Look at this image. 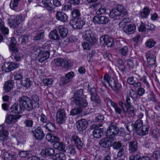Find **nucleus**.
Listing matches in <instances>:
<instances>
[{
    "instance_id": "obj_1",
    "label": "nucleus",
    "mask_w": 160,
    "mask_h": 160,
    "mask_svg": "<svg viewBox=\"0 0 160 160\" xmlns=\"http://www.w3.org/2000/svg\"><path fill=\"white\" fill-rule=\"evenodd\" d=\"M127 11L124 9L123 7L121 5H118L116 8L113 9L109 13V16L111 18L118 19L120 17L127 15Z\"/></svg>"
},
{
    "instance_id": "obj_2",
    "label": "nucleus",
    "mask_w": 160,
    "mask_h": 160,
    "mask_svg": "<svg viewBox=\"0 0 160 160\" xmlns=\"http://www.w3.org/2000/svg\"><path fill=\"white\" fill-rule=\"evenodd\" d=\"M19 102L24 110L25 109L28 111H30L33 109V102L30 98L27 97H22L19 98Z\"/></svg>"
},
{
    "instance_id": "obj_3",
    "label": "nucleus",
    "mask_w": 160,
    "mask_h": 160,
    "mask_svg": "<svg viewBox=\"0 0 160 160\" xmlns=\"http://www.w3.org/2000/svg\"><path fill=\"white\" fill-rule=\"evenodd\" d=\"M83 36L85 40L91 44L93 45L96 42L97 40L93 32L90 29L86 31Z\"/></svg>"
},
{
    "instance_id": "obj_4",
    "label": "nucleus",
    "mask_w": 160,
    "mask_h": 160,
    "mask_svg": "<svg viewBox=\"0 0 160 160\" xmlns=\"http://www.w3.org/2000/svg\"><path fill=\"white\" fill-rule=\"evenodd\" d=\"M119 131V129L118 127L115 125L111 124L107 129V136L113 137L117 135Z\"/></svg>"
},
{
    "instance_id": "obj_5",
    "label": "nucleus",
    "mask_w": 160,
    "mask_h": 160,
    "mask_svg": "<svg viewBox=\"0 0 160 160\" xmlns=\"http://www.w3.org/2000/svg\"><path fill=\"white\" fill-rule=\"evenodd\" d=\"M37 52H38V56L40 58L38 59V61L42 63L49 58L50 55V52L47 50H42L40 49H38Z\"/></svg>"
},
{
    "instance_id": "obj_6",
    "label": "nucleus",
    "mask_w": 160,
    "mask_h": 160,
    "mask_svg": "<svg viewBox=\"0 0 160 160\" xmlns=\"http://www.w3.org/2000/svg\"><path fill=\"white\" fill-rule=\"evenodd\" d=\"M73 98V102L76 106L79 108H85L88 106L87 100L81 97H76Z\"/></svg>"
},
{
    "instance_id": "obj_7",
    "label": "nucleus",
    "mask_w": 160,
    "mask_h": 160,
    "mask_svg": "<svg viewBox=\"0 0 160 160\" xmlns=\"http://www.w3.org/2000/svg\"><path fill=\"white\" fill-rule=\"evenodd\" d=\"M66 117V113L64 110L62 109H59L56 116V119L57 122L61 124H62L65 121Z\"/></svg>"
},
{
    "instance_id": "obj_8",
    "label": "nucleus",
    "mask_w": 160,
    "mask_h": 160,
    "mask_svg": "<svg viewBox=\"0 0 160 160\" xmlns=\"http://www.w3.org/2000/svg\"><path fill=\"white\" fill-rule=\"evenodd\" d=\"M100 42L101 44H105L108 47H111L113 45V40L112 38L107 35L100 37Z\"/></svg>"
},
{
    "instance_id": "obj_9",
    "label": "nucleus",
    "mask_w": 160,
    "mask_h": 160,
    "mask_svg": "<svg viewBox=\"0 0 160 160\" xmlns=\"http://www.w3.org/2000/svg\"><path fill=\"white\" fill-rule=\"evenodd\" d=\"M33 134L35 138L38 140H42L45 135L42 129L40 127H37L34 129Z\"/></svg>"
},
{
    "instance_id": "obj_10",
    "label": "nucleus",
    "mask_w": 160,
    "mask_h": 160,
    "mask_svg": "<svg viewBox=\"0 0 160 160\" xmlns=\"http://www.w3.org/2000/svg\"><path fill=\"white\" fill-rule=\"evenodd\" d=\"M93 21L95 23L98 24H105L109 21L108 17L104 16H95L94 17Z\"/></svg>"
},
{
    "instance_id": "obj_11",
    "label": "nucleus",
    "mask_w": 160,
    "mask_h": 160,
    "mask_svg": "<svg viewBox=\"0 0 160 160\" xmlns=\"http://www.w3.org/2000/svg\"><path fill=\"white\" fill-rule=\"evenodd\" d=\"M102 126V123L97 124L95 126V128L93 131V135L96 138H99L103 135V129L99 128V127Z\"/></svg>"
},
{
    "instance_id": "obj_12",
    "label": "nucleus",
    "mask_w": 160,
    "mask_h": 160,
    "mask_svg": "<svg viewBox=\"0 0 160 160\" xmlns=\"http://www.w3.org/2000/svg\"><path fill=\"white\" fill-rule=\"evenodd\" d=\"M70 23L73 28L78 29H81L85 24V22L81 19L78 18L75 22L71 21Z\"/></svg>"
},
{
    "instance_id": "obj_13",
    "label": "nucleus",
    "mask_w": 160,
    "mask_h": 160,
    "mask_svg": "<svg viewBox=\"0 0 160 160\" xmlns=\"http://www.w3.org/2000/svg\"><path fill=\"white\" fill-rule=\"evenodd\" d=\"M71 140L74 142V144L79 150H81L83 148V144L81 139L76 134H73L71 138Z\"/></svg>"
},
{
    "instance_id": "obj_14",
    "label": "nucleus",
    "mask_w": 160,
    "mask_h": 160,
    "mask_svg": "<svg viewBox=\"0 0 160 160\" xmlns=\"http://www.w3.org/2000/svg\"><path fill=\"white\" fill-rule=\"evenodd\" d=\"M78 130L82 131L86 129L88 126V122L84 119H82L78 121L76 123Z\"/></svg>"
},
{
    "instance_id": "obj_15",
    "label": "nucleus",
    "mask_w": 160,
    "mask_h": 160,
    "mask_svg": "<svg viewBox=\"0 0 160 160\" xmlns=\"http://www.w3.org/2000/svg\"><path fill=\"white\" fill-rule=\"evenodd\" d=\"M55 153L54 149L49 147L46 146L45 148L43 149L41 152V155L43 157L53 155Z\"/></svg>"
},
{
    "instance_id": "obj_16",
    "label": "nucleus",
    "mask_w": 160,
    "mask_h": 160,
    "mask_svg": "<svg viewBox=\"0 0 160 160\" xmlns=\"http://www.w3.org/2000/svg\"><path fill=\"white\" fill-rule=\"evenodd\" d=\"M128 150L129 152L133 153L136 152L138 149V142L136 140L128 142Z\"/></svg>"
},
{
    "instance_id": "obj_17",
    "label": "nucleus",
    "mask_w": 160,
    "mask_h": 160,
    "mask_svg": "<svg viewBox=\"0 0 160 160\" xmlns=\"http://www.w3.org/2000/svg\"><path fill=\"white\" fill-rule=\"evenodd\" d=\"M108 83L109 84V86L111 87L116 93H118V89L122 87L121 84L118 82H116L112 78V80L109 81Z\"/></svg>"
},
{
    "instance_id": "obj_18",
    "label": "nucleus",
    "mask_w": 160,
    "mask_h": 160,
    "mask_svg": "<svg viewBox=\"0 0 160 160\" xmlns=\"http://www.w3.org/2000/svg\"><path fill=\"white\" fill-rule=\"evenodd\" d=\"M108 104H110L113 107L115 111V112L118 114H120L122 112L121 109L118 107V105L116 103L113 102L111 99L107 98L106 100Z\"/></svg>"
},
{
    "instance_id": "obj_19",
    "label": "nucleus",
    "mask_w": 160,
    "mask_h": 160,
    "mask_svg": "<svg viewBox=\"0 0 160 160\" xmlns=\"http://www.w3.org/2000/svg\"><path fill=\"white\" fill-rule=\"evenodd\" d=\"M56 17L57 20L63 22H66L68 19L67 15L61 12H58L56 15Z\"/></svg>"
},
{
    "instance_id": "obj_20",
    "label": "nucleus",
    "mask_w": 160,
    "mask_h": 160,
    "mask_svg": "<svg viewBox=\"0 0 160 160\" xmlns=\"http://www.w3.org/2000/svg\"><path fill=\"white\" fill-rule=\"evenodd\" d=\"M14 85V81L12 80H9L5 83L3 89L6 92H8L13 88Z\"/></svg>"
},
{
    "instance_id": "obj_21",
    "label": "nucleus",
    "mask_w": 160,
    "mask_h": 160,
    "mask_svg": "<svg viewBox=\"0 0 160 160\" xmlns=\"http://www.w3.org/2000/svg\"><path fill=\"white\" fill-rule=\"evenodd\" d=\"M42 2L44 8H45L47 10L51 12L54 10V8L52 6V4L50 0H42Z\"/></svg>"
},
{
    "instance_id": "obj_22",
    "label": "nucleus",
    "mask_w": 160,
    "mask_h": 160,
    "mask_svg": "<svg viewBox=\"0 0 160 160\" xmlns=\"http://www.w3.org/2000/svg\"><path fill=\"white\" fill-rule=\"evenodd\" d=\"M110 140L109 137L104 138L100 141L99 143L102 147L108 148L111 146V142Z\"/></svg>"
},
{
    "instance_id": "obj_23",
    "label": "nucleus",
    "mask_w": 160,
    "mask_h": 160,
    "mask_svg": "<svg viewBox=\"0 0 160 160\" xmlns=\"http://www.w3.org/2000/svg\"><path fill=\"white\" fill-rule=\"evenodd\" d=\"M135 29V27L133 24L125 26L123 28V31L128 34L133 33Z\"/></svg>"
},
{
    "instance_id": "obj_24",
    "label": "nucleus",
    "mask_w": 160,
    "mask_h": 160,
    "mask_svg": "<svg viewBox=\"0 0 160 160\" xmlns=\"http://www.w3.org/2000/svg\"><path fill=\"white\" fill-rule=\"evenodd\" d=\"M92 91H91V100L97 104L98 106L101 105V101L99 97L96 93H92Z\"/></svg>"
},
{
    "instance_id": "obj_25",
    "label": "nucleus",
    "mask_w": 160,
    "mask_h": 160,
    "mask_svg": "<svg viewBox=\"0 0 160 160\" xmlns=\"http://www.w3.org/2000/svg\"><path fill=\"white\" fill-rule=\"evenodd\" d=\"M74 73L72 72H71L67 73L65 78H63L62 82L64 84H66L71 82L74 76Z\"/></svg>"
},
{
    "instance_id": "obj_26",
    "label": "nucleus",
    "mask_w": 160,
    "mask_h": 160,
    "mask_svg": "<svg viewBox=\"0 0 160 160\" xmlns=\"http://www.w3.org/2000/svg\"><path fill=\"white\" fill-rule=\"evenodd\" d=\"M147 62L150 65H152L155 64V57L149 52H148L146 54Z\"/></svg>"
},
{
    "instance_id": "obj_27",
    "label": "nucleus",
    "mask_w": 160,
    "mask_h": 160,
    "mask_svg": "<svg viewBox=\"0 0 160 160\" xmlns=\"http://www.w3.org/2000/svg\"><path fill=\"white\" fill-rule=\"evenodd\" d=\"M8 135V131L4 130L2 125H0V140L4 142L6 140Z\"/></svg>"
},
{
    "instance_id": "obj_28",
    "label": "nucleus",
    "mask_w": 160,
    "mask_h": 160,
    "mask_svg": "<svg viewBox=\"0 0 160 160\" xmlns=\"http://www.w3.org/2000/svg\"><path fill=\"white\" fill-rule=\"evenodd\" d=\"M58 29L61 37L64 38L67 36L68 31L66 28L64 27L63 26H60L58 27Z\"/></svg>"
},
{
    "instance_id": "obj_29",
    "label": "nucleus",
    "mask_w": 160,
    "mask_h": 160,
    "mask_svg": "<svg viewBox=\"0 0 160 160\" xmlns=\"http://www.w3.org/2000/svg\"><path fill=\"white\" fill-rule=\"evenodd\" d=\"M14 20L15 25H17V27L24 20V18L22 15H18L17 16H12Z\"/></svg>"
},
{
    "instance_id": "obj_30",
    "label": "nucleus",
    "mask_w": 160,
    "mask_h": 160,
    "mask_svg": "<svg viewBox=\"0 0 160 160\" xmlns=\"http://www.w3.org/2000/svg\"><path fill=\"white\" fill-rule=\"evenodd\" d=\"M52 159L55 160H65L66 159V155L63 152H60L53 155Z\"/></svg>"
},
{
    "instance_id": "obj_31",
    "label": "nucleus",
    "mask_w": 160,
    "mask_h": 160,
    "mask_svg": "<svg viewBox=\"0 0 160 160\" xmlns=\"http://www.w3.org/2000/svg\"><path fill=\"white\" fill-rule=\"evenodd\" d=\"M47 140L51 142H57L59 140L58 138L56 136L51 133H48L46 136Z\"/></svg>"
},
{
    "instance_id": "obj_32",
    "label": "nucleus",
    "mask_w": 160,
    "mask_h": 160,
    "mask_svg": "<svg viewBox=\"0 0 160 160\" xmlns=\"http://www.w3.org/2000/svg\"><path fill=\"white\" fill-rule=\"evenodd\" d=\"M19 118L18 116L10 115L6 118V122L8 124H11L16 122L17 120Z\"/></svg>"
},
{
    "instance_id": "obj_33",
    "label": "nucleus",
    "mask_w": 160,
    "mask_h": 160,
    "mask_svg": "<svg viewBox=\"0 0 160 160\" xmlns=\"http://www.w3.org/2000/svg\"><path fill=\"white\" fill-rule=\"evenodd\" d=\"M150 13V10L147 7L143 8L142 11L140 12L139 13V15L142 18H146L148 16Z\"/></svg>"
},
{
    "instance_id": "obj_34",
    "label": "nucleus",
    "mask_w": 160,
    "mask_h": 160,
    "mask_svg": "<svg viewBox=\"0 0 160 160\" xmlns=\"http://www.w3.org/2000/svg\"><path fill=\"white\" fill-rule=\"evenodd\" d=\"M148 131L149 127L148 125H144L142 126L137 134L140 135H144L147 134Z\"/></svg>"
},
{
    "instance_id": "obj_35",
    "label": "nucleus",
    "mask_w": 160,
    "mask_h": 160,
    "mask_svg": "<svg viewBox=\"0 0 160 160\" xmlns=\"http://www.w3.org/2000/svg\"><path fill=\"white\" fill-rule=\"evenodd\" d=\"M134 127L135 131L137 134L142 125V121L140 119H138L136 121L135 123L133 124Z\"/></svg>"
},
{
    "instance_id": "obj_36",
    "label": "nucleus",
    "mask_w": 160,
    "mask_h": 160,
    "mask_svg": "<svg viewBox=\"0 0 160 160\" xmlns=\"http://www.w3.org/2000/svg\"><path fill=\"white\" fill-rule=\"evenodd\" d=\"M49 37L51 39L54 40H58L60 38V37L56 30H54L50 33Z\"/></svg>"
},
{
    "instance_id": "obj_37",
    "label": "nucleus",
    "mask_w": 160,
    "mask_h": 160,
    "mask_svg": "<svg viewBox=\"0 0 160 160\" xmlns=\"http://www.w3.org/2000/svg\"><path fill=\"white\" fill-rule=\"evenodd\" d=\"M3 157L4 160H15V156L11 155L7 152L3 153Z\"/></svg>"
},
{
    "instance_id": "obj_38",
    "label": "nucleus",
    "mask_w": 160,
    "mask_h": 160,
    "mask_svg": "<svg viewBox=\"0 0 160 160\" xmlns=\"http://www.w3.org/2000/svg\"><path fill=\"white\" fill-rule=\"evenodd\" d=\"M112 78L111 77L107 74H105L104 77L103 79L102 80V83L104 86H105L106 87H107V85H108L109 86V83L108 82L110 81V80H112Z\"/></svg>"
},
{
    "instance_id": "obj_39",
    "label": "nucleus",
    "mask_w": 160,
    "mask_h": 160,
    "mask_svg": "<svg viewBox=\"0 0 160 160\" xmlns=\"http://www.w3.org/2000/svg\"><path fill=\"white\" fill-rule=\"evenodd\" d=\"M43 127L48 130L49 132H54L55 131L56 128L54 125L51 122H48Z\"/></svg>"
},
{
    "instance_id": "obj_40",
    "label": "nucleus",
    "mask_w": 160,
    "mask_h": 160,
    "mask_svg": "<svg viewBox=\"0 0 160 160\" xmlns=\"http://www.w3.org/2000/svg\"><path fill=\"white\" fill-rule=\"evenodd\" d=\"M66 152L70 155H74L76 153L75 149L72 145H69L67 147L65 150Z\"/></svg>"
},
{
    "instance_id": "obj_41",
    "label": "nucleus",
    "mask_w": 160,
    "mask_h": 160,
    "mask_svg": "<svg viewBox=\"0 0 160 160\" xmlns=\"http://www.w3.org/2000/svg\"><path fill=\"white\" fill-rule=\"evenodd\" d=\"M82 108L79 107H76L72 109L70 112V114L72 116H74L79 114L82 112Z\"/></svg>"
},
{
    "instance_id": "obj_42",
    "label": "nucleus",
    "mask_w": 160,
    "mask_h": 160,
    "mask_svg": "<svg viewBox=\"0 0 160 160\" xmlns=\"http://www.w3.org/2000/svg\"><path fill=\"white\" fill-rule=\"evenodd\" d=\"M127 111L125 112H128L130 116L133 117L134 115L135 111V108L132 106L126 107Z\"/></svg>"
},
{
    "instance_id": "obj_43",
    "label": "nucleus",
    "mask_w": 160,
    "mask_h": 160,
    "mask_svg": "<svg viewBox=\"0 0 160 160\" xmlns=\"http://www.w3.org/2000/svg\"><path fill=\"white\" fill-rule=\"evenodd\" d=\"M156 43V42L153 39H150L147 41L145 43V45L147 47L151 48L155 45Z\"/></svg>"
},
{
    "instance_id": "obj_44",
    "label": "nucleus",
    "mask_w": 160,
    "mask_h": 160,
    "mask_svg": "<svg viewBox=\"0 0 160 160\" xmlns=\"http://www.w3.org/2000/svg\"><path fill=\"white\" fill-rule=\"evenodd\" d=\"M119 54L122 56H126L128 52V48L127 46H124L119 50Z\"/></svg>"
},
{
    "instance_id": "obj_45",
    "label": "nucleus",
    "mask_w": 160,
    "mask_h": 160,
    "mask_svg": "<svg viewBox=\"0 0 160 160\" xmlns=\"http://www.w3.org/2000/svg\"><path fill=\"white\" fill-rule=\"evenodd\" d=\"M21 0H12L10 3V7L12 9L14 10L17 7L19 2Z\"/></svg>"
},
{
    "instance_id": "obj_46",
    "label": "nucleus",
    "mask_w": 160,
    "mask_h": 160,
    "mask_svg": "<svg viewBox=\"0 0 160 160\" xmlns=\"http://www.w3.org/2000/svg\"><path fill=\"white\" fill-rule=\"evenodd\" d=\"M8 25L10 27L13 28H17V25H15V22L12 16L8 19Z\"/></svg>"
},
{
    "instance_id": "obj_47",
    "label": "nucleus",
    "mask_w": 160,
    "mask_h": 160,
    "mask_svg": "<svg viewBox=\"0 0 160 160\" xmlns=\"http://www.w3.org/2000/svg\"><path fill=\"white\" fill-rule=\"evenodd\" d=\"M2 71L5 72H8L11 71L10 64L9 63H5L2 67Z\"/></svg>"
},
{
    "instance_id": "obj_48",
    "label": "nucleus",
    "mask_w": 160,
    "mask_h": 160,
    "mask_svg": "<svg viewBox=\"0 0 160 160\" xmlns=\"http://www.w3.org/2000/svg\"><path fill=\"white\" fill-rule=\"evenodd\" d=\"M14 59L17 61H19L23 58V54L19 52L16 53L13 55Z\"/></svg>"
},
{
    "instance_id": "obj_49",
    "label": "nucleus",
    "mask_w": 160,
    "mask_h": 160,
    "mask_svg": "<svg viewBox=\"0 0 160 160\" xmlns=\"http://www.w3.org/2000/svg\"><path fill=\"white\" fill-rule=\"evenodd\" d=\"M55 145L56 147V148L60 151H63L65 150V146L62 143H60L58 142L56 143Z\"/></svg>"
},
{
    "instance_id": "obj_50",
    "label": "nucleus",
    "mask_w": 160,
    "mask_h": 160,
    "mask_svg": "<svg viewBox=\"0 0 160 160\" xmlns=\"http://www.w3.org/2000/svg\"><path fill=\"white\" fill-rule=\"evenodd\" d=\"M126 128L129 132H132L135 130L134 124L130 122L127 123Z\"/></svg>"
},
{
    "instance_id": "obj_51",
    "label": "nucleus",
    "mask_w": 160,
    "mask_h": 160,
    "mask_svg": "<svg viewBox=\"0 0 160 160\" xmlns=\"http://www.w3.org/2000/svg\"><path fill=\"white\" fill-rule=\"evenodd\" d=\"M21 83L23 86L26 88H28L31 86V82L29 79L28 78H26L25 79L24 81H21Z\"/></svg>"
},
{
    "instance_id": "obj_52",
    "label": "nucleus",
    "mask_w": 160,
    "mask_h": 160,
    "mask_svg": "<svg viewBox=\"0 0 160 160\" xmlns=\"http://www.w3.org/2000/svg\"><path fill=\"white\" fill-rule=\"evenodd\" d=\"M106 7L103 6H101L96 11V13L98 14H103L106 13Z\"/></svg>"
},
{
    "instance_id": "obj_53",
    "label": "nucleus",
    "mask_w": 160,
    "mask_h": 160,
    "mask_svg": "<svg viewBox=\"0 0 160 160\" xmlns=\"http://www.w3.org/2000/svg\"><path fill=\"white\" fill-rule=\"evenodd\" d=\"M33 121L32 120L27 119L23 122L25 126L27 128H32L33 125Z\"/></svg>"
},
{
    "instance_id": "obj_54",
    "label": "nucleus",
    "mask_w": 160,
    "mask_h": 160,
    "mask_svg": "<svg viewBox=\"0 0 160 160\" xmlns=\"http://www.w3.org/2000/svg\"><path fill=\"white\" fill-rule=\"evenodd\" d=\"M70 61L69 60H67L65 59H62V67L64 68H67L70 66L69 64Z\"/></svg>"
},
{
    "instance_id": "obj_55",
    "label": "nucleus",
    "mask_w": 160,
    "mask_h": 160,
    "mask_svg": "<svg viewBox=\"0 0 160 160\" xmlns=\"http://www.w3.org/2000/svg\"><path fill=\"white\" fill-rule=\"evenodd\" d=\"M44 32H37L36 35L34 37V40H38L42 38L44 36Z\"/></svg>"
},
{
    "instance_id": "obj_56",
    "label": "nucleus",
    "mask_w": 160,
    "mask_h": 160,
    "mask_svg": "<svg viewBox=\"0 0 160 160\" xmlns=\"http://www.w3.org/2000/svg\"><path fill=\"white\" fill-rule=\"evenodd\" d=\"M122 146V144L120 142H116L113 143L112 147L113 148L117 150L120 149Z\"/></svg>"
},
{
    "instance_id": "obj_57",
    "label": "nucleus",
    "mask_w": 160,
    "mask_h": 160,
    "mask_svg": "<svg viewBox=\"0 0 160 160\" xmlns=\"http://www.w3.org/2000/svg\"><path fill=\"white\" fill-rule=\"evenodd\" d=\"M118 63L119 66H118V68L120 70L123 72L124 71L125 67L124 66V63L121 59H119L118 61Z\"/></svg>"
},
{
    "instance_id": "obj_58",
    "label": "nucleus",
    "mask_w": 160,
    "mask_h": 160,
    "mask_svg": "<svg viewBox=\"0 0 160 160\" xmlns=\"http://www.w3.org/2000/svg\"><path fill=\"white\" fill-rule=\"evenodd\" d=\"M9 48L10 51L12 53V56H13V54H14L19 52L18 49L16 45L9 46Z\"/></svg>"
},
{
    "instance_id": "obj_59",
    "label": "nucleus",
    "mask_w": 160,
    "mask_h": 160,
    "mask_svg": "<svg viewBox=\"0 0 160 160\" xmlns=\"http://www.w3.org/2000/svg\"><path fill=\"white\" fill-rule=\"evenodd\" d=\"M141 156L140 153H137L135 155H132L129 158V160H141Z\"/></svg>"
},
{
    "instance_id": "obj_60",
    "label": "nucleus",
    "mask_w": 160,
    "mask_h": 160,
    "mask_svg": "<svg viewBox=\"0 0 160 160\" xmlns=\"http://www.w3.org/2000/svg\"><path fill=\"white\" fill-rule=\"evenodd\" d=\"M80 15V11L78 9H74L72 12V16L74 18L78 17Z\"/></svg>"
},
{
    "instance_id": "obj_61",
    "label": "nucleus",
    "mask_w": 160,
    "mask_h": 160,
    "mask_svg": "<svg viewBox=\"0 0 160 160\" xmlns=\"http://www.w3.org/2000/svg\"><path fill=\"white\" fill-rule=\"evenodd\" d=\"M62 58H56L54 59V65L56 67L62 66Z\"/></svg>"
},
{
    "instance_id": "obj_62",
    "label": "nucleus",
    "mask_w": 160,
    "mask_h": 160,
    "mask_svg": "<svg viewBox=\"0 0 160 160\" xmlns=\"http://www.w3.org/2000/svg\"><path fill=\"white\" fill-rule=\"evenodd\" d=\"M17 111L16 110V112L17 114H19L22 113L24 111V108L22 106V105L20 103L19 104H17Z\"/></svg>"
},
{
    "instance_id": "obj_63",
    "label": "nucleus",
    "mask_w": 160,
    "mask_h": 160,
    "mask_svg": "<svg viewBox=\"0 0 160 160\" xmlns=\"http://www.w3.org/2000/svg\"><path fill=\"white\" fill-rule=\"evenodd\" d=\"M52 81V80L51 78H45L43 79V81L44 85L47 86L51 84Z\"/></svg>"
},
{
    "instance_id": "obj_64",
    "label": "nucleus",
    "mask_w": 160,
    "mask_h": 160,
    "mask_svg": "<svg viewBox=\"0 0 160 160\" xmlns=\"http://www.w3.org/2000/svg\"><path fill=\"white\" fill-rule=\"evenodd\" d=\"M21 38L22 39L21 43L22 44H26L28 40V36L23 35L21 37Z\"/></svg>"
}]
</instances>
